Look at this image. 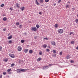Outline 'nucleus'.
<instances>
[{"mask_svg": "<svg viewBox=\"0 0 78 78\" xmlns=\"http://www.w3.org/2000/svg\"><path fill=\"white\" fill-rule=\"evenodd\" d=\"M47 45L44 44L43 45V47H44V48H46L47 47Z\"/></svg>", "mask_w": 78, "mask_h": 78, "instance_id": "nucleus-21", "label": "nucleus"}, {"mask_svg": "<svg viewBox=\"0 0 78 78\" xmlns=\"http://www.w3.org/2000/svg\"><path fill=\"white\" fill-rule=\"evenodd\" d=\"M3 31H6V29L5 28V29H3Z\"/></svg>", "mask_w": 78, "mask_h": 78, "instance_id": "nucleus-45", "label": "nucleus"}, {"mask_svg": "<svg viewBox=\"0 0 78 78\" xmlns=\"http://www.w3.org/2000/svg\"><path fill=\"white\" fill-rule=\"evenodd\" d=\"M17 72L18 73H20L21 72L20 69H17Z\"/></svg>", "mask_w": 78, "mask_h": 78, "instance_id": "nucleus-6", "label": "nucleus"}, {"mask_svg": "<svg viewBox=\"0 0 78 78\" xmlns=\"http://www.w3.org/2000/svg\"><path fill=\"white\" fill-rule=\"evenodd\" d=\"M0 78H2V75L0 76Z\"/></svg>", "mask_w": 78, "mask_h": 78, "instance_id": "nucleus-47", "label": "nucleus"}, {"mask_svg": "<svg viewBox=\"0 0 78 78\" xmlns=\"http://www.w3.org/2000/svg\"><path fill=\"white\" fill-rule=\"evenodd\" d=\"M46 51H48H48H50V49H46Z\"/></svg>", "mask_w": 78, "mask_h": 78, "instance_id": "nucleus-36", "label": "nucleus"}, {"mask_svg": "<svg viewBox=\"0 0 78 78\" xmlns=\"http://www.w3.org/2000/svg\"><path fill=\"white\" fill-rule=\"evenodd\" d=\"M52 56L53 57H56V54H54L52 55Z\"/></svg>", "mask_w": 78, "mask_h": 78, "instance_id": "nucleus-24", "label": "nucleus"}, {"mask_svg": "<svg viewBox=\"0 0 78 78\" xmlns=\"http://www.w3.org/2000/svg\"><path fill=\"white\" fill-rule=\"evenodd\" d=\"M58 24H56L55 25V28H57L58 27Z\"/></svg>", "mask_w": 78, "mask_h": 78, "instance_id": "nucleus-25", "label": "nucleus"}, {"mask_svg": "<svg viewBox=\"0 0 78 78\" xmlns=\"http://www.w3.org/2000/svg\"><path fill=\"white\" fill-rule=\"evenodd\" d=\"M11 69H7V72H10V71H11Z\"/></svg>", "mask_w": 78, "mask_h": 78, "instance_id": "nucleus-29", "label": "nucleus"}, {"mask_svg": "<svg viewBox=\"0 0 78 78\" xmlns=\"http://www.w3.org/2000/svg\"><path fill=\"white\" fill-rule=\"evenodd\" d=\"M47 7H46V8H47Z\"/></svg>", "mask_w": 78, "mask_h": 78, "instance_id": "nucleus-61", "label": "nucleus"}, {"mask_svg": "<svg viewBox=\"0 0 78 78\" xmlns=\"http://www.w3.org/2000/svg\"><path fill=\"white\" fill-rule=\"evenodd\" d=\"M71 44H74V41H71Z\"/></svg>", "mask_w": 78, "mask_h": 78, "instance_id": "nucleus-31", "label": "nucleus"}, {"mask_svg": "<svg viewBox=\"0 0 78 78\" xmlns=\"http://www.w3.org/2000/svg\"><path fill=\"white\" fill-rule=\"evenodd\" d=\"M52 51L54 53H56V50H53Z\"/></svg>", "mask_w": 78, "mask_h": 78, "instance_id": "nucleus-26", "label": "nucleus"}, {"mask_svg": "<svg viewBox=\"0 0 78 78\" xmlns=\"http://www.w3.org/2000/svg\"><path fill=\"white\" fill-rule=\"evenodd\" d=\"M16 6L18 8H20V4H19L18 3H16Z\"/></svg>", "mask_w": 78, "mask_h": 78, "instance_id": "nucleus-5", "label": "nucleus"}, {"mask_svg": "<svg viewBox=\"0 0 78 78\" xmlns=\"http://www.w3.org/2000/svg\"><path fill=\"white\" fill-rule=\"evenodd\" d=\"M8 36H9V34H8Z\"/></svg>", "mask_w": 78, "mask_h": 78, "instance_id": "nucleus-59", "label": "nucleus"}, {"mask_svg": "<svg viewBox=\"0 0 78 78\" xmlns=\"http://www.w3.org/2000/svg\"><path fill=\"white\" fill-rule=\"evenodd\" d=\"M9 56L10 57L12 58H14L15 57V56L14 54H9Z\"/></svg>", "mask_w": 78, "mask_h": 78, "instance_id": "nucleus-2", "label": "nucleus"}, {"mask_svg": "<svg viewBox=\"0 0 78 78\" xmlns=\"http://www.w3.org/2000/svg\"><path fill=\"white\" fill-rule=\"evenodd\" d=\"M18 50L19 51H21V50H22V47L20 46H19L18 48Z\"/></svg>", "mask_w": 78, "mask_h": 78, "instance_id": "nucleus-4", "label": "nucleus"}, {"mask_svg": "<svg viewBox=\"0 0 78 78\" xmlns=\"http://www.w3.org/2000/svg\"><path fill=\"white\" fill-rule=\"evenodd\" d=\"M68 3H70V2H68Z\"/></svg>", "mask_w": 78, "mask_h": 78, "instance_id": "nucleus-54", "label": "nucleus"}, {"mask_svg": "<svg viewBox=\"0 0 78 78\" xmlns=\"http://www.w3.org/2000/svg\"><path fill=\"white\" fill-rule=\"evenodd\" d=\"M75 22L76 23H78V19H76L75 20Z\"/></svg>", "mask_w": 78, "mask_h": 78, "instance_id": "nucleus-28", "label": "nucleus"}, {"mask_svg": "<svg viewBox=\"0 0 78 78\" xmlns=\"http://www.w3.org/2000/svg\"><path fill=\"white\" fill-rule=\"evenodd\" d=\"M45 2H48L49 0H45Z\"/></svg>", "mask_w": 78, "mask_h": 78, "instance_id": "nucleus-42", "label": "nucleus"}, {"mask_svg": "<svg viewBox=\"0 0 78 78\" xmlns=\"http://www.w3.org/2000/svg\"><path fill=\"white\" fill-rule=\"evenodd\" d=\"M55 44H56V43L54 41L51 42V44L52 45H55Z\"/></svg>", "mask_w": 78, "mask_h": 78, "instance_id": "nucleus-8", "label": "nucleus"}, {"mask_svg": "<svg viewBox=\"0 0 78 78\" xmlns=\"http://www.w3.org/2000/svg\"><path fill=\"white\" fill-rule=\"evenodd\" d=\"M2 47L1 46H0V51H2Z\"/></svg>", "mask_w": 78, "mask_h": 78, "instance_id": "nucleus-34", "label": "nucleus"}, {"mask_svg": "<svg viewBox=\"0 0 78 78\" xmlns=\"http://www.w3.org/2000/svg\"><path fill=\"white\" fill-rule=\"evenodd\" d=\"M21 43H24L25 42V40H22L21 41Z\"/></svg>", "mask_w": 78, "mask_h": 78, "instance_id": "nucleus-19", "label": "nucleus"}, {"mask_svg": "<svg viewBox=\"0 0 78 78\" xmlns=\"http://www.w3.org/2000/svg\"><path fill=\"white\" fill-rule=\"evenodd\" d=\"M66 8H67V7H68V6H69V5H67L66 6Z\"/></svg>", "mask_w": 78, "mask_h": 78, "instance_id": "nucleus-49", "label": "nucleus"}, {"mask_svg": "<svg viewBox=\"0 0 78 78\" xmlns=\"http://www.w3.org/2000/svg\"><path fill=\"white\" fill-rule=\"evenodd\" d=\"M37 30V28H36V27H32L31 29V31H36Z\"/></svg>", "mask_w": 78, "mask_h": 78, "instance_id": "nucleus-1", "label": "nucleus"}, {"mask_svg": "<svg viewBox=\"0 0 78 78\" xmlns=\"http://www.w3.org/2000/svg\"><path fill=\"white\" fill-rule=\"evenodd\" d=\"M27 33H26V32H25L24 33V34H25V35H27Z\"/></svg>", "mask_w": 78, "mask_h": 78, "instance_id": "nucleus-43", "label": "nucleus"}, {"mask_svg": "<svg viewBox=\"0 0 78 78\" xmlns=\"http://www.w3.org/2000/svg\"><path fill=\"white\" fill-rule=\"evenodd\" d=\"M42 53L41 51L39 52V55H42Z\"/></svg>", "mask_w": 78, "mask_h": 78, "instance_id": "nucleus-30", "label": "nucleus"}, {"mask_svg": "<svg viewBox=\"0 0 78 78\" xmlns=\"http://www.w3.org/2000/svg\"><path fill=\"white\" fill-rule=\"evenodd\" d=\"M56 3H55L54 4V6H55L56 5Z\"/></svg>", "mask_w": 78, "mask_h": 78, "instance_id": "nucleus-51", "label": "nucleus"}, {"mask_svg": "<svg viewBox=\"0 0 78 78\" xmlns=\"http://www.w3.org/2000/svg\"><path fill=\"white\" fill-rule=\"evenodd\" d=\"M25 10V7H23L21 8V10L22 11H24Z\"/></svg>", "mask_w": 78, "mask_h": 78, "instance_id": "nucleus-13", "label": "nucleus"}, {"mask_svg": "<svg viewBox=\"0 0 78 78\" xmlns=\"http://www.w3.org/2000/svg\"><path fill=\"white\" fill-rule=\"evenodd\" d=\"M61 0H58V3H61Z\"/></svg>", "mask_w": 78, "mask_h": 78, "instance_id": "nucleus-35", "label": "nucleus"}, {"mask_svg": "<svg viewBox=\"0 0 78 78\" xmlns=\"http://www.w3.org/2000/svg\"><path fill=\"white\" fill-rule=\"evenodd\" d=\"M48 47H49V48H50V46H48Z\"/></svg>", "mask_w": 78, "mask_h": 78, "instance_id": "nucleus-57", "label": "nucleus"}, {"mask_svg": "<svg viewBox=\"0 0 78 78\" xmlns=\"http://www.w3.org/2000/svg\"><path fill=\"white\" fill-rule=\"evenodd\" d=\"M10 9L11 10V11H12V9L11 8H10Z\"/></svg>", "mask_w": 78, "mask_h": 78, "instance_id": "nucleus-55", "label": "nucleus"}, {"mask_svg": "<svg viewBox=\"0 0 78 78\" xmlns=\"http://www.w3.org/2000/svg\"><path fill=\"white\" fill-rule=\"evenodd\" d=\"M63 31H64V30H63L62 29H61L58 30V32L59 33L61 34V33H62Z\"/></svg>", "mask_w": 78, "mask_h": 78, "instance_id": "nucleus-3", "label": "nucleus"}, {"mask_svg": "<svg viewBox=\"0 0 78 78\" xmlns=\"http://www.w3.org/2000/svg\"><path fill=\"white\" fill-rule=\"evenodd\" d=\"M49 66H52V65L51 64H49L48 65Z\"/></svg>", "mask_w": 78, "mask_h": 78, "instance_id": "nucleus-48", "label": "nucleus"}, {"mask_svg": "<svg viewBox=\"0 0 78 78\" xmlns=\"http://www.w3.org/2000/svg\"><path fill=\"white\" fill-rule=\"evenodd\" d=\"M28 50L27 49H26L24 50V52L25 53H27V52H28Z\"/></svg>", "mask_w": 78, "mask_h": 78, "instance_id": "nucleus-10", "label": "nucleus"}, {"mask_svg": "<svg viewBox=\"0 0 78 78\" xmlns=\"http://www.w3.org/2000/svg\"><path fill=\"white\" fill-rule=\"evenodd\" d=\"M3 74L4 75H5L6 74V72H3Z\"/></svg>", "mask_w": 78, "mask_h": 78, "instance_id": "nucleus-41", "label": "nucleus"}, {"mask_svg": "<svg viewBox=\"0 0 78 78\" xmlns=\"http://www.w3.org/2000/svg\"><path fill=\"white\" fill-rule=\"evenodd\" d=\"M62 51L60 52V55H62Z\"/></svg>", "mask_w": 78, "mask_h": 78, "instance_id": "nucleus-40", "label": "nucleus"}, {"mask_svg": "<svg viewBox=\"0 0 78 78\" xmlns=\"http://www.w3.org/2000/svg\"><path fill=\"white\" fill-rule=\"evenodd\" d=\"M8 59L6 58H5V59L4 60V61H5V62H7V61H8Z\"/></svg>", "mask_w": 78, "mask_h": 78, "instance_id": "nucleus-17", "label": "nucleus"}, {"mask_svg": "<svg viewBox=\"0 0 78 78\" xmlns=\"http://www.w3.org/2000/svg\"><path fill=\"white\" fill-rule=\"evenodd\" d=\"M15 64L14 63H12L11 64V67H13V66H15Z\"/></svg>", "mask_w": 78, "mask_h": 78, "instance_id": "nucleus-32", "label": "nucleus"}, {"mask_svg": "<svg viewBox=\"0 0 78 78\" xmlns=\"http://www.w3.org/2000/svg\"><path fill=\"white\" fill-rule=\"evenodd\" d=\"M37 37H34V39H37Z\"/></svg>", "mask_w": 78, "mask_h": 78, "instance_id": "nucleus-53", "label": "nucleus"}, {"mask_svg": "<svg viewBox=\"0 0 78 78\" xmlns=\"http://www.w3.org/2000/svg\"><path fill=\"white\" fill-rule=\"evenodd\" d=\"M12 35H11L10 36L8 37V39H12Z\"/></svg>", "mask_w": 78, "mask_h": 78, "instance_id": "nucleus-7", "label": "nucleus"}, {"mask_svg": "<svg viewBox=\"0 0 78 78\" xmlns=\"http://www.w3.org/2000/svg\"><path fill=\"white\" fill-rule=\"evenodd\" d=\"M44 67H45V68H47V66H45L44 67Z\"/></svg>", "mask_w": 78, "mask_h": 78, "instance_id": "nucleus-56", "label": "nucleus"}, {"mask_svg": "<svg viewBox=\"0 0 78 78\" xmlns=\"http://www.w3.org/2000/svg\"><path fill=\"white\" fill-rule=\"evenodd\" d=\"M37 61H40L41 60V58L40 57L37 59Z\"/></svg>", "mask_w": 78, "mask_h": 78, "instance_id": "nucleus-16", "label": "nucleus"}, {"mask_svg": "<svg viewBox=\"0 0 78 78\" xmlns=\"http://www.w3.org/2000/svg\"><path fill=\"white\" fill-rule=\"evenodd\" d=\"M40 2L41 3H44V0H40Z\"/></svg>", "mask_w": 78, "mask_h": 78, "instance_id": "nucleus-14", "label": "nucleus"}, {"mask_svg": "<svg viewBox=\"0 0 78 78\" xmlns=\"http://www.w3.org/2000/svg\"><path fill=\"white\" fill-rule=\"evenodd\" d=\"M70 55H68L66 57L67 59H70Z\"/></svg>", "mask_w": 78, "mask_h": 78, "instance_id": "nucleus-22", "label": "nucleus"}, {"mask_svg": "<svg viewBox=\"0 0 78 78\" xmlns=\"http://www.w3.org/2000/svg\"><path fill=\"white\" fill-rule=\"evenodd\" d=\"M36 27H37V28L38 29L39 28V27H40V26H39V25H38V24H37L36 25Z\"/></svg>", "mask_w": 78, "mask_h": 78, "instance_id": "nucleus-18", "label": "nucleus"}, {"mask_svg": "<svg viewBox=\"0 0 78 78\" xmlns=\"http://www.w3.org/2000/svg\"><path fill=\"white\" fill-rule=\"evenodd\" d=\"M4 4H2V5H1V7H3V6H4Z\"/></svg>", "mask_w": 78, "mask_h": 78, "instance_id": "nucleus-27", "label": "nucleus"}, {"mask_svg": "<svg viewBox=\"0 0 78 78\" xmlns=\"http://www.w3.org/2000/svg\"><path fill=\"white\" fill-rule=\"evenodd\" d=\"M44 40L45 39H46V40H48V38H47V37H45L44 38Z\"/></svg>", "mask_w": 78, "mask_h": 78, "instance_id": "nucleus-39", "label": "nucleus"}, {"mask_svg": "<svg viewBox=\"0 0 78 78\" xmlns=\"http://www.w3.org/2000/svg\"><path fill=\"white\" fill-rule=\"evenodd\" d=\"M35 3L36 4V5H39V2H37V0H36V2Z\"/></svg>", "mask_w": 78, "mask_h": 78, "instance_id": "nucleus-12", "label": "nucleus"}, {"mask_svg": "<svg viewBox=\"0 0 78 78\" xmlns=\"http://www.w3.org/2000/svg\"><path fill=\"white\" fill-rule=\"evenodd\" d=\"M22 25H20L19 27V28H22Z\"/></svg>", "mask_w": 78, "mask_h": 78, "instance_id": "nucleus-37", "label": "nucleus"}, {"mask_svg": "<svg viewBox=\"0 0 78 78\" xmlns=\"http://www.w3.org/2000/svg\"><path fill=\"white\" fill-rule=\"evenodd\" d=\"M11 73H12V72H9V74L10 75H11Z\"/></svg>", "mask_w": 78, "mask_h": 78, "instance_id": "nucleus-46", "label": "nucleus"}, {"mask_svg": "<svg viewBox=\"0 0 78 78\" xmlns=\"http://www.w3.org/2000/svg\"><path fill=\"white\" fill-rule=\"evenodd\" d=\"M77 17H78V14L77 15Z\"/></svg>", "mask_w": 78, "mask_h": 78, "instance_id": "nucleus-58", "label": "nucleus"}, {"mask_svg": "<svg viewBox=\"0 0 78 78\" xmlns=\"http://www.w3.org/2000/svg\"><path fill=\"white\" fill-rule=\"evenodd\" d=\"M39 14H42V13L41 12H39Z\"/></svg>", "mask_w": 78, "mask_h": 78, "instance_id": "nucleus-50", "label": "nucleus"}, {"mask_svg": "<svg viewBox=\"0 0 78 78\" xmlns=\"http://www.w3.org/2000/svg\"><path fill=\"white\" fill-rule=\"evenodd\" d=\"M76 49H77V50H78V46L76 48Z\"/></svg>", "mask_w": 78, "mask_h": 78, "instance_id": "nucleus-52", "label": "nucleus"}, {"mask_svg": "<svg viewBox=\"0 0 78 78\" xmlns=\"http://www.w3.org/2000/svg\"><path fill=\"white\" fill-rule=\"evenodd\" d=\"M29 53H33V51L32 50H30L29 51Z\"/></svg>", "mask_w": 78, "mask_h": 78, "instance_id": "nucleus-20", "label": "nucleus"}, {"mask_svg": "<svg viewBox=\"0 0 78 78\" xmlns=\"http://www.w3.org/2000/svg\"><path fill=\"white\" fill-rule=\"evenodd\" d=\"M71 63H74V61L73 60H71L70 61Z\"/></svg>", "mask_w": 78, "mask_h": 78, "instance_id": "nucleus-33", "label": "nucleus"}, {"mask_svg": "<svg viewBox=\"0 0 78 78\" xmlns=\"http://www.w3.org/2000/svg\"><path fill=\"white\" fill-rule=\"evenodd\" d=\"M16 25L17 26H18V25H19V22H17L16 23Z\"/></svg>", "mask_w": 78, "mask_h": 78, "instance_id": "nucleus-23", "label": "nucleus"}, {"mask_svg": "<svg viewBox=\"0 0 78 78\" xmlns=\"http://www.w3.org/2000/svg\"><path fill=\"white\" fill-rule=\"evenodd\" d=\"M3 20L4 21H6L7 20V18L6 17L3 18Z\"/></svg>", "mask_w": 78, "mask_h": 78, "instance_id": "nucleus-9", "label": "nucleus"}, {"mask_svg": "<svg viewBox=\"0 0 78 78\" xmlns=\"http://www.w3.org/2000/svg\"><path fill=\"white\" fill-rule=\"evenodd\" d=\"M43 6V5H41V6Z\"/></svg>", "mask_w": 78, "mask_h": 78, "instance_id": "nucleus-60", "label": "nucleus"}, {"mask_svg": "<svg viewBox=\"0 0 78 78\" xmlns=\"http://www.w3.org/2000/svg\"><path fill=\"white\" fill-rule=\"evenodd\" d=\"M3 16H4V15H3Z\"/></svg>", "mask_w": 78, "mask_h": 78, "instance_id": "nucleus-62", "label": "nucleus"}, {"mask_svg": "<svg viewBox=\"0 0 78 78\" xmlns=\"http://www.w3.org/2000/svg\"><path fill=\"white\" fill-rule=\"evenodd\" d=\"M20 70L21 72H25V69H21Z\"/></svg>", "mask_w": 78, "mask_h": 78, "instance_id": "nucleus-11", "label": "nucleus"}, {"mask_svg": "<svg viewBox=\"0 0 78 78\" xmlns=\"http://www.w3.org/2000/svg\"><path fill=\"white\" fill-rule=\"evenodd\" d=\"M12 40H9L8 41V43L10 44H12Z\"/></svg>", "mask_w": 78, "mask_h": 78, "instance_id": "nucleus-15", "label": "nucleus"}, {"mask_svg": "<svg viewBox=\"0 0 78 78\" xmlns=\"http://www.w3.org/2000/svg\"><path fill=\"white\" fill-rule=\"evenodd\" d=\"M72 9H73V11H74V10H75V8H72Z\"/></svg>", "mask_w": 78, "mask_h": 78, "instance_id": "nucleus-44", "label": "nucleus"}, {"mask_svg": "<svg viewBox=\"0 0 78 78\" xmlns=\"http://www.w3.org/2000/svg\"><path fill=\"white\" fill-rule=\"evenodd\" d=\"M73 34V32H71L70 33L69 35H71V34Z\"/></svg>", "mask_w": 78, "mask_h": 78, "instance_id": "nucleus-38", "label": "nucleus"}]
</instances>
